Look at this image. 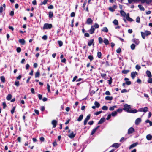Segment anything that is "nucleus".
Here are the masks:
<instances>
[{"label": "nucleus", "instance_id": "1", "mask_svg": "<svg viewBox=\"0 0 152 152\" xmlns=\"http://www.w3.org/2000/svg\"><path fill=\"white\" fill-rule=\"evenodd\" d=\"M131 106L127 104H125L124 106L123 110L126 111L128 113H135L137 112L136 110H132L130 109Z\"/></svg>", "mask_w": 152, "mask_h": 152}, {"label": "nucleus", "instance_id": "2", "mask_svg": "<svg viewBox=\"0 0 152 152\" xmlns=\"http://www.w3.org/2000/svg\"><path fill=\"white\" fill-rule=\"evenodd\" d=\"M141 33L142 37L144 39H145L146 36H148L151 34V32L150 31L147 30L145 31L144 32H141Z\"/></svg>", "mask_w": 152, "mask_h": 152}, {"label": "nucleus", "instance_id": "3", "mask_svg": "<svg viewBox=\"0 0 152 152\" xmlns=\"http://www.w3.org/2000/svg\"><path fill=\"white\" fill-rule=\"evenodd\" d=\"M52 27V25L51 24L45 23L43 27V29H50Z\"/></svg>", "mask_w": 152, "mask_h": 152}, {"label": "nucleus", "instance_id": "4", "mask_svg": "<svg viewBox=\"0 0 152 152\" xmlns=\"http://www.w3.org/2000/svg\"><path fill=\"white\" fill-rule=\"evenodd\" d=\"M148 111V108L145 107L144 108H139L138 111L140 112H143L145 113L146 112Z\"/></svg>", "mask_w": 152, "mask_h": 152}, {"label": "nucleus", "instance_id": "5", "mask_svg": "<svg viewBox=\"0 0 152 152\" xmlns=\"http://www.w3.org/2000/svg\"><path fill=\"white\" fill-rule=\"evenodd\" d=\"M90 118V115H88L86 118L85 119L84 121V124L85 125L88 122V121L89 120Z\"/></svg>", "mask_w": 152, "mask_h": 152}, {"label": "nucleus", "instance_id": "6", "mask_svg": "<svg viewBox=\"0 0 152 152\" xmlns=\"http://www.w3.org/2000/svg\"><path fill=\"white\" fill-rule=\"evenodd\" d=\"M134 132V128L132 127L130 128L128 130V133L130 134L133 133Z\"/></svg>", "mask_w": 152, "mask_h": 152}, {"label": "nucleus", "instance_id": "7", "mask_svg": "<svg viewBox=\"0 0 152 152\" xmlns=\"http://www.w3.org/2000/svg\"><path fill=\"white\" fill-rule=\"evenodd\" d=\"M95 30V28H94L93 26H91V28L89 31V32L90 34H93L94 33Z\"/></svg>", "mask_w": 152, "mask_h": 152}, {"label": "nucleus", "instance_id": "8", "mask_svg": "<svg viewBox=\"0 0 152 152\" xmlns=\"http://www.w3.org/2000/svg\"><path fill=\"white\" fill-rule=\"evenodd\" d=\"M126 19L129 21L132 22L133 21V20L129 17V13H127L126 14Z\"/></svg>", "mask_w": 152, "mask_h": 152}, {"label": "nucleus", "instance_id": "9", "mask_svg": "<svg viewBox=\"0 0 152 152\" xmlns=\"http://www.w3.org/2000/svg\"><path fill=\"white\" fill-rule=\"evenodd\" d=\"M141 119L140 118H137L135 122V123L136 125H137L141 122Z\"/></svg>", "mask_w": 152, "mask_h": 152}, {"label": "nucleus", "instance_id": "10", "mask_svg": "<svg viewBox=\"0 0 152 152\" xmlns=\"http://www.w3.org/2000/svg\"><path fill=\"white\" fill-rule=\"evenodd\" d=\"M132 41L137 45H138L140 43V41L138 39L134 38L132 40Z\"/></svg>", "mask_w": 152, "mask_h": 152}, {"label": "nucleus", "instance_id": "11", "mask_svg": "<svg viewBox=\"0 0 152 152\" xmlns=\"http://www.w3.org/2000/svg\"><path fill=\"white\" fill-rule=\"evenodd\" d=\"M137 73L136 72H132L131 73V77L132 79H134L136 75H137Z\"/></svg>", "mask_w": 152, "mask_h": 152}, {"label": "nucleus", "instance_id": "12", "mask_svg": "<svg viewBox=\"0 0 152 152\" xmlns=\"http://www.w3.org/2000/svg\"><path fill=\"white\" fill-rule=\"evenodd\" d=\"M100 127V126H97V127L95 128L91 132V135H93L96 132V131L97 130V129Z\"/></svg>", "mask_w": 152, "mask_h": 152}, {"label": "nucleus", "instance_id": "13", "mask_svg": "<svg viewBox=\"0 0 152 152\" xmlns=\"http://www.w3.org/2000/svg\"><path fill=\"white\" fill-rule=\"evenodd\" d=\"M124 80L126 81V83L127 85H129L131 84V82L129 80V79L127 78H125Z\"/></svg>", "mask_w": 152, "mask_h": 152}, {"label": "nucleus", "instance_id": "14", "mask_svg": "<svg viewBox=\"0 0 152 152\" xmlns=\"http://www.w3.org/2000/svg\"><path fill=\"white\" fill-rule=\"evenodd\" d=\"M93 45H94V39H91L88 42V46H90Z\"/></svg>", "mask_w": 152, "mask_h": 152}, {"label": "nucleus", "instance_id": "15", "mask_svg": "<svg viewBox=\"0 0 152 152\" xmlns=\"http://www.w3.org/2000/svg\"><path fill=\"white\" fill-rule=\"evenodd\" d=\"M120 13L121 15L124 17H126V13L123 10H121L120 11Z\"/></svg>", "mask_w": 152, "mask_h": 152}, {"label": "nucleus", "instance_id": "16", "mask_svg": "<svg viewBox=\"0 0 152 152\" xmlns=\"http://www.w3.org/2000/svg\"><path fill=\"white\" fill-rule=\"evenodd\" d=\"M93 22V20L90 18H88L86 21V23L88 24H90Z\"/></svg>", "mask_w": 152, "mask_h": 152}, {"label": "nucleus", "instance_id": "17", "mask_svg": "<svg viewBox=\"0 0 152 152\" xmlns=\"http://www.w3.org/2000/svg\"><path fill=\"white\" fill-rule=\"evenodd\" d=\"M57 122L56 120H53L52 121V124L53 128H55L56 126Z\"/></svg>", "mask_w": 152, "mask_h": 152}, {"label": "nucleus", "instance_id": "18", "mask_svg": "<svg viewBox=\"0 0 152 152\" xmlns=\"http://www.w3.org/2000/svg\"><path fill=\"white\" fill-rule=\"evenodd\" d=\"M138 144L137 142H136L132 144L129 147V149H131L132 148L136 146Z\"/></svg>", "mask_w": 152, "mask_h": 152}, {"label": "nucleus", "instance_id": "19", "mask_svg": "<svg viewBox=\"0 0 152 152\" xmlns=\"http://www.w3.org/2000/svg\"><path fill=\"white\" fill-rule=\"evenodd\" d=\"M19 42L22 45H24L25 43V41L23 39H20L19 40Z\"/></svg>", "mask_w": 152, "mask_h": 152}, {"label": "nucleus", "instance_id": "20", "mask_svg": "<svg viewBox=\"0 0 152 152\" xmlns=\"http://www.w3.org/2000/svg\"><path fill=\"white\" fill-rule=\"evenodd\" d=\"M105 121V118H102L98 122V124H101L103 123Z\"/></svg>", "mask_w": 152, "mask_h": 152}, {"label": "nucleus", "instance_id": "21", "mask_svg": "<svg viewBox=\"0 0 152 152\" xmlns=\"http://www.w3.org/2000/svg\"><path fill=\"white\" fill-rule=\"evenodd\" d=\"M75 135V134H74L73 132H72L68 135V137L71 138L74 137Z\"/></svg>", "mask_w": 152, "mask_h": 152}, {"label": "nucleus", "instance_id": "22", "mask_svg": "<svg viewBox=\"0 0 152 152\" xmlns=\"http://www.w3.org/2000/svg\"><path fill=\"white\" fill-rule=\"evenodd\" d=\"M146 138L148 140H151L152 139V136L151 134H148L146 136Z\"/></svg>", "mask_w": 152, "mask_h": 152}, {"label": "nucleus", "instance_id": "23", "mask_svg": "<svg viewBox=\"0 0 152 152\" xmlns=\"http://www.w3.org/2000/svg\"><path fill=\"white\" fill-rule=\"evenodd\" d=\"M103 42L106 45H107L109 43V42L108 40L106 38H104V39Z\"/></svg>", "mask_w": 152, "mask_h": 152}, {"label": "nucleus", "instance_id": "24", "mask_svg": "<svg viewBox=\"0 0 152 152\" xmlns=\"http://www.w3.org/2000/svg\"><path fill=\"white\" fill-rule=\"evenodd\" d=\"M120 146L119 144L118 143H115L113 144L112 146L113 147H115L116 148H118Z\"/></svg>", "mask_w": 152, "mask_h": 152}, {"label": "nucleus", "instance_id": "25", "mask_svg": "<svg viewBox=\"0 0 152 152\" xmlns=\"http://www.w3.org/2000/svg\"><path fill=\"white\" fill-rule=\"evenodd\" d=\"M102 31L104 32H108V29L107 27H104L102 29Z\"/></svg>", "mask_w": 152, "mask_h": 152}, {"label": "nucleus", "instance_id": "26", "mask_svg": "<svg viewBox=\"0 0 152 152\" xmlns=\"http://www.w3.org/2000/svg\"><path fill=\"white\" fill-rule=\"evenodd\" d=\"M83 115H80L78 118L77 119V120L78 121H80L83 119Z\"/></svg>", "mask_w": 152, "mask_h": 152}, {"label": "nucleus", "instance_id": "27", "mask_svg": "<svg viewBox=\"0 0 152 152\" xmlns=\"http://www.w3.org/2000/svg\"><path fill=\"white\" fill-rule=\"evenodd\" d=\"M12 98V95L11 94H8L6 97V99L7 100H10Z\"/></svg>", "mask_w": 152, "mask_h": 152}, {"label": "nucleus", "instance_id": "28", "mask_svg": "<svg viewBox=\"0 0 152 152\" xmlns=\"http://www.w3.org/2000/svg\"><path fill=\"white\" fill-rule=\"evenodd\" d=\"M40 75V72L39 71H37L35 74V77L37 78Z\"/></svg>", "mask_w": 152, "mask_h": 152}, {"label": "nucleus", "instance_id": "29", "mask_svg": "<svg viewBox=\"0 0 152 152\" xmlns=\"http://www.w3.org/2000/svg\"><path fill=\"white\" fill-rule=\"evenodd\" d=\"M94 104L95 105L96 107L97 108H99L100 105L99 103L97 101H95V102Z\"/></svg>", "mask_w": 152, "mask_h": 152}, {"label": "nucleus", "instance_id": "30", "mask_svg": "<svg viewBox=\"0 0 152 152\" xmlns=\"http://www.w3.org/2000/svg\"><path fill=\"white\" fill-rule=\"evenodd\" d=\"M147 75L148 77H151V74L150 71H147L146 72Z\"/></svg>", "mask_w": 152, "mask_h": 152}, {"label": "nucleus", "instance_id": "31", "mask_svg": "<svg viewBox=\"0 0 152 152\" xmlns=\"http://www.w3.org/2000/svg\"><path fill=\"white\" fill-rule=\"evenodd\" d=\"M0 79L2 82L3 83H5V77L4 76H1L0 77Z\"/></svg>", "mask_w": 152, "mask_h": 152}, {"label": "nucleus", "instance_id": "32", "mask_svg": "<svg viewBox=\"0 0 152 152\" xmlns=\"http://www.w3.org/2000/svg\"><path fill=\"white\" fill-rule=\"evenodd\" d=\"M138 7L140 8V10L142 11H144L145 9L144 7L141 5H138Z\"/></svg>", "mask_w": 152, "mask_h": 152}, {"label": "nucleus", "instance_id": "33", "mask_svg": "<svg viewBox=\"0 0 152 152\" xmlns=\"http://www.w3.org/2000/svg\"><path fill=\"white\" fill-rule=\"evenodd\" d=\"M105 99L107 100H111L113 99L112 97H110L109 96H106L105 98Z\"/></svg>", "mask_w": 152, "mask_h": 152}, {"label": "nucleus", "instance_id": "34", "mask_svg": "<svg viewBox=\"0 0 152 152\" xmlns=\"http://www.w3.org/2000/svg\"><path fill=\"white\" fill-rule=\"evenodd\" d=\"M113 23L115 25H118V21L116 19L114 20L113 21Z\"/></svg>", "mask_w": 152, "mask_h": 152}, {"label": "nucleus", "instance_id": "35", "mask_svg": "<svg viewBox=\"0 0 152 152\" xmlns=\"http://www.w3.org/2000/svg\"><path fill=\"white\" fill-rule=\"evenodd\" d=\"M99 42V44H101L103 42V39L101 37H99L98 38Z\"/></svg>", "mask_w": 152, "mask_h": 152}, {"label": "nucleus", "instance_id": "36", "mask_svg": "<svg viewBox=\"0 0 152 152\" xmlns=\"http://www.w3.org/2000/svg\"><path fill=\"white\" fill-rule=\"evenodd\" d=\"M117 114V111H114V112H113L111 114V115L112 116H115Z\"/></svg>", "mask_w": 152, "mask_h": 152}, {"label": "nucleus", "instance_id": "37", "mask_svg": "<svg viewBox=\"0 0 152 152\" xmlns=\"http://www.w3.org/2000/svg\"><path fill=\"white\" fill-rule=\"evenodd\" d=\"M49 17L50 18H52L53 17V12L50 11L49 12Z\"/></svg>", "mask_w": 152, "mask_h": 152}, {"label": "nucleus", "instance_id": "38", "mask_svg": "<svg viewBox=\"0 0 152 152\" xmlns=\"http://www.w3.org/2000/svg\"><path fill=\"white\" fill-rule=\"evenodd\" d=\"M47 88L48 92H50V86H49V85L48 83H47Z\"/></svg>", "mask_w": 152, "mask_h": 152}, {"label": "nucleus", "instance_id": "39", "mask_svg": "<svg viewBox=\"0 0 152 152\" xmlns=\"http://www.w3.org/2000/svg\"><path fill=\"white\" fill-rule=\"evenodd\" d=\"M129 72V70H123L122 72V73L124 74H127Z\"/></svg>", "mask_w": 152, "mask_h": 152}, {"label": "nucleus", "instance_id": "40", "mask_svg": "<svg viewBox=\"0 0 152 152\" xmlns=\"http://www.w3.org/2000/svg\"><path fill=\"white\" fill-rule=\"evenodd\" d=\"M135 45L134 44H132L131 45L130 47H131V49L132 50H133L135 49Z\"/></svg>", "mask_w": 152, "mask_h": 152}, {"label": "nucleus", "instance_id": "41", "mask_svg": "<svg viewBox=\"0 0 152 152\" xmlns=\"http://www.w3.org/2000/svg\"><path fill=\"white\" fill-rule=\"evenodd\" d=\"M93 26L94 28V27L95 28H98L99 27V25L96 23H95Z\"/></svg>", "mask_w": 152, "mask_h": 152}, {"label": "nucleus", "instance_id": "42", "mask_svg": "<svg viewBox=\"0 0 152 152\" xmlns=\"http://www.w3.org/2000/svg\"><path fill=\"white\" fill-rule=\"evenodd\" d=\"M97 56L99 58H100L102 56V54L101 52H98L97 53Z\"/></svg>", "mask_w": 152, "mask_h": 152}, {"label": "nucleus", "instance_id": "43", "mask_svg": "<svg viewBox=\"0 0 152 152\" xmlns=\"http://www.w3.org/2000/svg\"><path fill=\"white\" fill-rule=\"evenodd\" d=\"M116 106H114L111 107H110L109 109L110 110H111V111L113 110H114L115 108H116Z\"/></svg>", "mask_w": 152, "mask_h": 152}, {"label": "nucleus", "instance_id": "44", "mask_svg": "<svg viewBox=\"0 0 152 152\" xmlns=\"http://www.w3.org/2000/svg\"><path fill=\"white\" fill-rule=\"evenodd\" d=\"M129 90H127L126 89H124L122 90L121 91V92L122 93H124L128 92H129Z\"/></svg>", "mask_w": 152, "mask_h": 152}, {"label": "nucleus", "instance_id": "45", "mask_svg": "<svg viewBox=\"0 0 152 152\" xmlns=\"http://www.w3.org/2000/svg\"><path fill=\"white\" fill-rule=\"evenodd\" d=\"M15 85L17 87L19 86V81H16L15 83Z\"/></svg>", "mask_w": 152, "mask_h": 152}, {"label": "nucleus", "instance_id": "46", "mask_svg": "<svg viewBox=\"0 0 152 152\" xmlns=\"http://www.w3.org/2000/svg\"><path fill=\"white\" fill-rule=\"evenodd\" d=\"M102 109L103 110H107L108 109V107L106 106H104L102 107Z\"/></svg>", "mask_w": 152, "mask_h": 152}, {"label": "nucleus", "instance_id": "47", "mask_svg": "<svg viewBox=\"0 0 152 152\" xmlns=\"http://www.w3.org/2000/svg\"><path fill=\"white\" fill-rule=\"evenodd\" d=\"M58 43L60 46H61L63 45V42L61 41H58Z\"/></svg>", "mask_w": 152, "mask_h": 152}, {"label": "nucleus", "instance_id": "48", "mask_svg": "<svg viewBox=\"0 0 152 152\" xmlns=\"http://www.w3.org/2000/svg\"><path fill=\"white\" fill-rule=\"evenodd\" d=\"M149 78L148 80V83H152V78L151 77H149Z\"/></svg>", "mask_w": 152, "mask_h": 152}, {"label": "nucleus", "instance_id": "49", "mask_svg": "<svg viewBox=\"0 0 152 152\" xmlns=\"http://www.w3.org/2000/svg\"><path fill=\"white\" fill-rule=\"evenodd\" d=\"M87 0H85V1H84V3L83 5V7L84 8V10H85V6L86 3H87Z\"/></svg>", "mask_w": 152, "mask_h": 152}, {"label": "nucleus", "instance_id": "50", "mask_svg": "<svg viewBox=\"0 0 152 152\" xmlns=\"http://www.w3.org/2000/svg\"><path fill=\"white\" fill-rule=\"evenodd\" d=\"M88 58L91 61L94 58L93 56L91 55L89 56Z\"/></svg>", "mask_w": 152, "mask_h": 152}, {"label": "nucleus", "instance_id": "51", "mask_svg": "<svg viewBox=\"0 0 152 152\" xmlns=\"http://www.w3.org/2000/svg\"><path fill=\"white\" fill-rule=\"evenodd\" d=\"M141 68L140 66L138 65H137L136 66V69L139 70Z\"/></svg>", "mask_w": 152, "mask_h": 152}, {"label": "nucleus", "instance_id": "52", "mask_svg": "<svg viewBox=\"0 0 152 152\" xmlns=\"http://www.w3.org/2000/svg\"><path fill=\"white\" fill-rule=\"evenodd\" d=\"M16 50L18 53H20L21 51V49L20 48H18L16 49Z\"/></svg>", "mask_w": 152, "mask_h": 152}, {"label": "nucleus", "instance_id": "53", "mask_svg": "<svg viewBox=\"0 0 152 152\" xmlns=\"http://www.w3.org/2000/svg\"><path fill=\"white\" fill-rule=\"evenodd\" d=\"M122 110H123L122 109L120 108V109H118V110H117V111H117V113L118 112V113H121L122 112Z\"/></svg>", "mask_w": 152, "mask_h": 152}, {"label": "nucleus", "instance_id": "54", "mask_svg": "<svg viewBox=\"0 0 152 152\" xmlns=\"http://www.w3.org/2000/svg\"><path fill=\"white\" fill-rule=\"evenodd\" d=\"M42 38L44 40H46L47 38V37L46 35H44L42 37Z\"/></svg>", "mask_w": 152, "mask_h": 152}, {"label": "nucleus", "instance_id": "55", "mask_svg": "<svg viewBox=\"0 0 152 152\" xmlns=\"http://www.w3.org/2000/svg\"><path fill=\"white\" fill-rule=\"evenodd\" d=\"M102 111H98V112H96L95 113V114L96 115H99V114H100L101 113H102Z\"/></svg>", "mask_w": 152, "mask_h": 152}, {"label": "nucleus", "instance_id": "56", "mask_svg": "<svg viewBox=\"0 0 152 152\" xmlns=\"http://www.w3.org/2000/svg\"><path fill=\"white\" fill-rule=\"evenodd\" d=\"M105 94L106 95H110V93L108 91H106L105 93Z\"/></svg>", "mask_w": 152, "mask_h": 152}, {"label": "nucleus", "instance_id": "57", "mask_svg": "<svg viewBox=\"0 0 152 152\" xmlns=\"http://www.w3.org/2000/svg\"><path fill=\"white\" fill-rule=\"evenodd\" d=\"M136 22L137 23H139L140 22V18L139 17H137L136 18Z\"/></svg>", "mask_w": 152, "mask_h": 152}, {"label": "nucleus", "instance_id": "58", "mask_svg": "<svg viewBox=\"0 0 152 152\" xmlns=\"http://www.w3.org/2000/svg\"><path fill=\"white\" fill-rule=\"evenodd\" d=\"M29 67H30V66L28 64H27L26 65V70L28 69Z\"/></svg>", "mask_w": 152, "mask_h": 152}, {"label": "nucleus", "instance_id": "59", "mask_svg": "<svg viewBox=\"0 0 152 152\" xmlns=\"http://www.w3.org/2000/svg\"><path fill=\"white\" fill-rule=\"evenodd\" d=\"M15 107H13L12 109L11 110V113H12V114H13L14 112V111H15Z\"/></svg>", "mask_w": 152, "mask_h": 152}, {"label": "nucleus", "instance_id": "60", "mask_svg": "<svg viewBox=\"0 0 152 152\" xmlns=\"http://www.w3.org/2000/svg\"><path fill=\"white\" fill-rule=\"evenodd\" d=\"M2 105L3 106V108L5 109L6 107V104L5 102H3L2 104Z\"/></svg>", "mask_w": 152, "mask_h": 152}, {"label": "nucleus", "instance_id": "61", "mask_svg": "<svg viewBox=\"0 0 152 152\" xmlns=\"http://www.w3.org/2000/svg\"><path fill=\"white\" fill-rule=\"evenodd\" d=\"M121 51V49L120 48H118L116 50V52L118 53H119Z\"/></svg>", "mask_w": 152, "mask_h": 152}, {"label": "nucleus", "instance_id": "62", "mask_svg": "<svg viewBox=\"0 0 152 152\" xmlns=\"http://www.w3.org/2000/svg\"><path fill=\"white\" fill-rule=\"evenodd\" d=\"M3 11V8L2 6L0 7V13H2Z\"/></svg>", "mask_w": 152, "mask_h": 152}, {"label": "nucleus", "instance_id": "63", "mask_svg": "<svg viewBox=\"0 0 152 152\" xmlns=\"http://www.w3.org/2000/svg\"><path fill=\"white\" fill-rule=\"evenodd\" d=\"M48 8L49 9H52L53 8V6L52 5H50L48 7Z\"/></svg>", "mask_w": 152, "mask_h": 152}, {"label": "nucleus", "instance_id": "64", "mask_svg": "<svg viewBox=\"0 0 152 152\" xmlns=\"http://www.w3.org/2000/svg\"><path fill=\"white\" fill-rule=\"evenodd\" d=\"M109 10H110V11H111L112 12L114 11L115 10H114L113 8L112 7H109Z\"/></svg>", "mask_w": 152, "mask_h": 152}]
</instances>
